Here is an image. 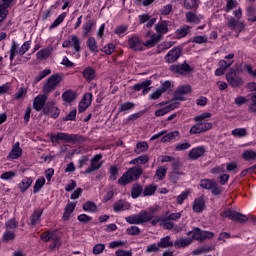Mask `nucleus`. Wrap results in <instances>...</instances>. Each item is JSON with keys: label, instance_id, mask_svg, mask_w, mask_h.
<instances>
[{"label": "nucleus", "instance_id": "obj_10", "mask_svg": "<svg viewBox=\"0 0 256 256\" xmlns=\"http://www.w3.org/2000/svg\"><path fill=\"white\" fill-rule=\"evenodd\" d=\"M44 115H50L53 119H57L59 117V108L55 106V101L50 100L47 102L45 108L43 109Z\"/></svg>", "mask_w": 256, "mask_h": 256}, {"label": "nucleus", "instance_id": "obj_27", "mask_svg": "<svg viewBox=\"0 0 256 256\" xmlns=\"http://www.w3.org/2000/svg\"><path fill=\"white\" fill-rule=\"evenodd\" d=\"M130 208H131V204L123 200H119L114 204L115 213H119V211H127Z\"/></svg>", "mask_w": 256, "mask_h": 256}, {"label": "nucleus", "instance_id": "obj_18", "mask_svg": "<svg viewBox=\"0 0 256 256\" xmlns=\"http://www.w3.org/2000/svg\"><path fill=\"white\" fill-rule=\"evenodd\" d=\"M181 57V48L176 47L173 48L172 50H170L166 56H165V61L166 63H175V61H177V59H179Z\"/></svg>", "mask_w": 256, "mask_h": 256}, {"label": "nucleus", "instance_id": "obj_46", "mask_svg": "<svg viewBox=\"0 0 256 256\" xmlns=\"http://www.w3.org/2000/svg\"><path fill=\"white\" fill-rule=\"evenodd\" d=\"M148 149H149V144H147V142H139L136 145L135 153L139 155L141 153H145V151H147Z\"/></svg>", "mask_w": 256, "mask_h": 256}, {"label": "nucleus", "instance_id": "obj_38", "mask_svg": "<svg viewBox=\"0 0 256 256\" xmlns=\"http://www.w3.org/2000/svg\"><path fill=\"white\" fill-rule=\"evenodd\" d=\"M33 184V179L31 177L24 178L20 183H19V189L20 191H27L29 187Z\"/></svg>", "mask_w": 256, "mask_h": 256}, {"label": "nucleus", "instance_id": "obj_33", "mask_svg": "<svg viewBox=\"0 0 256 256\" xmlns=\"http://www.w3.org/2000/svg\"><path fill=\"white\" fill-rule=\"evenodd\" d=\"M82 208L84 211H86V213H97L98 211L97 204H95L93 201H87L83 204Z\"/></svg>", "mask_w": 256, "mask_h": 256}, {"label": "nucleus", "instance_id": "obj_28", "mask_svg": "<svg viewBox=\"0 0 256 256\" xmlns=\"http://www.w3.org/2000/svg\"><path fill=\"white\" fill-rule=\"evenodd\" d=\"M193 243V238L186 237V238H179L174 242V247L181 249V247H187Z\"/></svg>", "mask_w": 256, "mask_h": 256}, {"label": "nucleus", "instance_id": "obj_61", "mask_svg": "<svg viewBox=\"0 0 256 256\" xmlns=\"http://www.w3.org/2000/svg\"><path fill=\"white\" fill-rule=\"evenodd\" d=\"M176 151H187V149H191V143L189 142H184V143H179L175 147Z\"/></svg>", "mask_w": 256, "mask_h": 256}, {"label": "nucleus", "instance_id": "obj_17", "mask_svg": "<svg viewBox=\"0 0 256 256\" xmlns=\"http://www.w3.org/2000/svg\"><path fill=\"white\" fill-rule=\"evenodd\" d=\"M101 159H103V156L101 154L95 155L91 159V167L86 169L84 173H86V175H89V173H93V171H97V169H101Z\"/></svg>", "mask_w": 256, "mask_h": 256}, {"label": "nucleus", "instance_id": "obj_60", "mask_svg": "<svg viewBox=\"0 0 256 256\" xmlns=\"http://www.w3.org/2000/svg\"><path fill=\"white\" fill-rule=\"evenodd\" d=\"M77 219L80 223H84V224H87L90 221H93V217H91L87 214H80V215H78Z\"/></svg>", "mask_w": 256, "mask_h": 256}, {"label": "nucleus", "instance_id": "obj_44", "mask_svg": "<svg viewBox=\"0 0 256 256\" xmlns=\"http://www.w3.org/2000/svg\"><path fill=\"white\" fill-rule=\"evenodd\" d=\"M190 29L191 28L189 26H183V27L179 28L178 30H176L177 38L183 39V37H186L189 34Z\"/></svg>", "mask_w": 256, "mask_h": 256}, {"label": "nucleus", "instance_id": "obj_3", "mask_svg": "<svg viewBox=\"0 0 256 256\" xmlns=\"http://www.w3.org/2000/svg\"><path fill=\"white\" fill-rule=\"evenodd\" d=\"M142 173L143 169H141V167L130 168L122 175V177L119 178L118 183L120 185H127V183H132V181H135V179H139V176Z\"/></svg>", "mask_w": 256, "mask_h": 256}, {"label": "nucleus", "instance_id": "obj_19", "mask_svg": "<svg viewBox=\"0 0 256 256\" xmlns=\"http://www.w3.org/2000/svg\"><path fill=\"white\" fill-rule=\"evenodd\" d=\"M51 140L52 141H64V143H71V141H75V136L60 132L57 134H53L51 136Z\"/></svg>", "mask_w": 256, "mask_h": 256}, {"label": "nucleus", "instance_id": "obj_64", "mask_svg": "<svg viewBox=\"0 0 256 256\" xmlns=\"http://www.w3.org/2000/svg\"><path fill=\"white\" fill-rule=\"evenodd\" d=\"M26 95H27V89L22 87L17 91L16 95H14V99L16 100L23 99V97H25Z\"/></svg>", "mask_w": 256, "mask_h": 256}, {"label": "nucleus", "instance_id": "obj_31", "mask_svg": "<svg viewBox=\"0 0 256 256\" xmlns=\"http://www.w3.org/2000/svg\"><path fill=\"white\" fill-rule=\"evenodd\" d=\"M155 29H156V32L158 33L157 35H165L166 33H169L167 21L159 22L155 26Z\"/></svg>", "mask_w": 256, "mask_h": 256}, {"label": "nucleus", "instance_id": "obj_63", "mask_svg": "<svg viewBox=\"0 0 256 256\" xmlns=\"http://www.w3.org/2000/svg\"><path fill=\"white\" fill-rule=\"evenodd\" d=\"M125 245V241L117 240V241H112L109 243V248L110 249H117L119 247H123Z\"/></svg>", "mask_w": 256, "mask_h": 256}, {"label": "nucleus", "instance_id": "obj_53", "mask_svg": "<svg viewBox=\"0 0 256 256\" xmlns=\"http://www.w3.org/2000/svg\"><path fill=\"white\" fill-rule=\"evenodd\" d=\"M16 55H19V46L17 43H12L10 48V61H13L15 59Z\"/></svg>", "mask_w": 256, "mask_h": 256}, {"label": "nucleus", "instance_id": "obj_12", "mask_svg": "<svg viewBox=\"0 0 256 256\" xmlns=\"http://www.w3.org/2000/svg\"><path fill=\"white\" fill-rule=\"evenodd\" d=\"M41 239H42V241H46V242L51 241V239H52V241H54V242L50 245L51 249H55V248L59 247V245H61V241L59 240V237H57L55 235V233H53V232L42 233Z\"/></svg>", "mask_w": 256, "mask_h": 256}, {"label": "nucleus", "instance_id": "obj_2", "mask_svg": "<svg viewBox=\"0 0 256 256\" xmlns=\"http://www.w3.org/2000/svg\"><path fill=\"white\" fill-rule=\"evenodd\" d=\"M153 219V213L142 210L139 214L127 216L125 221L130 225H141Z\"/></svg>", "mask_w": 256, "mask_h": 256}, {"label": "nucleus", "instance_id": "obj_16", "mask_svg": "<svg viewBox=\"0 0 256 256\" xmlns=\"http://www.w3.org/2000/svg\"><path fill=\"white\" fill-rule=\"evenodd\" d=\"M174 109H179V102H172L170 104H167L163 108L156 110L155 116L163 117V115H167V113H170V111H174Z\"/></svg>", "mask_w": 256, "mask_h": 256}, {"label": "nucleus", "instance_id": "obj_21", "mask_svg": "<svg viewBox=\"0 0 256 256\" xmlns=\"http://www.w3.org/2000/svg\"><path fill=\"white\" fill-rule=\"evenodd\" d=\"M227 26L233 31L241 32L243 29H245V24L241 21L235 20L233 17L228 19Z\"/></svg>", "mask_w": 256, "mask_h": 256}, {"label": "nucleus", "instance_id": "obj_37", "mask_svg": "<svg viewBox=\"0 0 256 256\" xmlns=\"http://www.w3.org/2000/svg\"><path fill=\"white\" fill-rule=\"evenodd\" d=\"M215 185H217L215 180L204 179L200 181V187L202 189H207L208 191H211V188L215 187Z\"/></svg>", "mask_w": 256, "mask_h": 256}, {"label": "nucleus", "instance_id": "obj_56", "mask_svg": "<svg viewBox=\"0 0 256 256\" xmlns=\"http://www.w3.org/2000/svg\"><path fill=\"white\" fill-rule=\"evenodd\" d=\"M101 51L103 53H105L106 55H113V53L115 52V44L110 43L106 46H104Z\"/></svg>", "mask_w": 256, "mask_h": 256}, {"label": "nucleus", "instance_id": "obj_51", "mask_svg": "<svg viewBox=\"0 0 256 256\" xmlns=\"http://www.w3.org/2000/svg\"><path fill=\"white\" fill-rule=\"evenodd\" d=\"M48 75H51L50 69H45L39 73L38 76L34 78V83H39V81H42V79H45Z\"/></svg>", "mask_w": 256, "mask_h": 256}, {"label": "nucleus", "instance_id": "obj_14", "mask_svg": "<svg viewBox=\"0 0 256 256\" xmlns=\"http://www.w3.org/2000/svg\"><path fill=\"white\" fill-rule=\"evenodd\" d=\"M91 101H93V94L86 93L78 105V112L83 113L87 111V109L91 105Z\"/></svg>", "mask_w": 256, "mask_h": 256}, {"label": "nucleus", "instance_id": "obj_29", "mask_svg": "<svg viewBox=\"0 0 256 256\" xmlns=\"http://www.w3.org/2000/svg\"><path fill=\"white\" fill-rule=\"evenodd\" d=\"M87 48L91 53H98L99 52V46H97V40H95L94 37H89L86 42Z\"/></svg>", "mask_w": 256, "mask_h": 256}, {"label": "nucleus", "instance_id": "obj_11", "mask_svg": "<svg viewBox=\"0 0 256 256\" xmlns=\"http://www.w3.org/2000/svg\"><path fill=\"white\" fill-rule=\"evenodd\" d=\"M128 47L132 49V51H143L145 44L139 36H132L128 39Z\"/></svg>", "mask_w": 256, "mask_h": 256}, {"label": "nucleus", "instance_id": "obj_13", "mask_svg": "<svg viewBox=\"0 0 256 256\" xmlns=\"http://www.w3.org/2000/svg\"><path fill=\"white\" fill-rule=\"evenodd\" d=\"M45 103H47V95L45 94H40L34 98L33 101V109L35 111H42L47 105L45 106Z\"/></svg>", "mask_w": 256, "mask_h": 256}, {"label": "nucleus", "instance_id": "obj_5", "mask_svg": "<svg viewBox=\"0 0 256 256\" xmlns=\"http://www.w3.org/2000/svg\"><path fill=\"white\" fill-rule=\"evenodd\" d=\"M221 217H223L224 219L228 217V219H231V221H237V223H245V221L249 219V217L232 209H228L222 212Z\"/></svg>", "mask_w": 256, "mask_h": 256}, {"label": "nucleus", "instance_id": "obj_1", "mask_svg": "<svg viewBox=\"0 0 256 256\" xmlns=\"http://www.w3.org/2000/svg\"><path fill=\"white\" fill-rule=\"evenodd\" d=\"M212 114L210 112H204L196 117H194V124L190 130V135H199L200 133H205V131H209L213 127V123L209 122L207 119H210Z\"/></svg>", "mask_w": 256, "mask_h": 256}, {"label": "nucleus", "instance_id": "obj_30", "mask_svg": "<svg viewBox=\"0 0 256 256\" xmlns=\"http://www.w3.org/2000/svg\"><path fill=\"white\" fill-rule=\"evenodd\" d=\"M62 99L65 103H72V101H75V99H77V93L72 90H67L62 94Z\"/></svg>", "mask_w": 256, "mask_h": 256}, {"label": "nucleus", "instance_id": "obj_36", "mask_svg": "<svg viewBox=\"0 0 256 256\" xmlns=\"http://www.w3.org/2000/svg\"><path fill=\"white\" fill-rule=\"evenodd\" d=\"M143 197H151V195H155V191H157V185L150 184L142 190Z\"/></svg>", "mask_w": 256, "mask_h": 256}, {"label": "nucleus", "instance_id": "obj_24", "mask_svg": "<svg viewBox=\"0 0 256 256\" xmlns=\"http://www.w3.org/2000/svg\"><path fill=\"white\" fill-rule=\"evenodd\" d=\"M51 53H53V48H43L36 53V59L39 61L49 59V57H51Z\"/></svg>", "mask_w": 256, "mask_h": 256}, {"label": "nucleus", "instance_id": "obj_59", "mask_svg": "<svg viewBox=\"0 0 256 256\" xmlns=\"http://www.w3.org/2000/svg\"><path fill=\"white\" fill-rule=\"evenodd\" d=\"M92 251H93L94 255H101V253H103V251H105V244H103V243L96 244L93 247Z\"/></svg>", "mask_w": 256, "mask_h": 256}, {"label": "nucleus", "instance_id": "obj_15", "mask_svg": "<svg viewBox=\"0 0 256 256\" xmlns=\"http://www.w3.org/2000/svg\"><path fill=\"white\" fill-rule=\"evenodd\" d=\"M191 93V86L190 85H181L179 86L175 93L174 97L178 99V101H184L185 100V95H189Z\"/></svg>", "mask_w": 256, "mask_h": 256}, {"label": "nucleus", "instance_id": "obj_23", "mask_svg": "<svg viewBox=\"0 0 256 256\" xmlns=\"http://www.w3.org/2000/svg\"><path fill=\"white\" fill-rule=\"evenodd\" d=\"M192 209L194 213H201L205 209V200L203 197L196 198L192 204Z\"/></svg>", "mask_w": 256, "mask_h": 256}, {"label": "nucleus", "instance_id": "obj_54", "mask_svg": "<svg viewBox=\"0 0 256 256\" xmlns=\"http://www.w3.org/2000/svg\"><path fill=\"white\" fill-rule=\"evenodd\" d=\"M82 29L84 37H87V35H89L93 29V21L89 20L86 24L83 25Z\"/></svg>", "mask_w": 256, "mask_h": 256}, {"label": "nucleus", "instance_id": "obj_9", "mask_svg": "<svg viewBox=\"0 0 256 256\" xmlns=\"http://www.w3.org/2000/svg\"><path fill=\"white\" fill-rule=\"evenodd\" d=\"M189 235H192V240L204 241V239H213L214 233L209 231H201L199 228H195L193 231L189 232Z\"/></svg>", "mask_w": 256, "mask_h": 256}, {"label": "nucleus", "instance_id": "obj_45", "mask_svg": "<svg viewBox=\"0 0 256 256\" xmlns=\"http://www.w3.org/2000/svg\"><path fill=\"white\" fill-rule=\"evenodd\" d=\"M141 194L143 195V187H141L139 184L134 185L131 190L132 198L137 199V197H139Z\"/></svg>", "mask_w": 256, "mask_h": 256}, {"label": "nucleus", "instance_id": "obj_35", "mask_svg": "<svg viewBox=\"0 0 256 256\" xmlns=\"http://www.w3.org/2000/svg\"><path fill=\"white\" fill-rule=\"evenodd\" d=\"M45 177L41 176L39 177L34 184L33 187V193H39V191H41L43 189V187L45 186Z\"/></svg>", "mask_w": 256, "mask_h": 256}, {"label": "nucleus", "instance_id": "obj_32", "mask_svg": "<svg viewBox=\"0 0 256 256\" xmlns=\"http://www.w3.org/2000/svg\"><path fill=\"white\" fill-rule=\"evenodd\" d=\"M97 76L95 69H93L92 67H87L84 71H83V77L86 81H93V79H95V77Z\"/></svg>", "mask_w": 256, "mask_h": 256}, {"label": "nucleus", "instance_id": "obj_22", "mask_svg": "<svg viewBox=\"0 0 256 256\" xmlns=\"http://www.w3.org/2000/svg\"><path fill=\"white\" fill-rule=\"evenodd\" d=\"M205 155V147L198 146L190 150L189 158L192 160L199 159V157H203Z\"/></svg>", "mask_w": 256, "mask_h": 256}, {"label": "nucleus", "instance_id": "obj_39", "mask_svg": "<svg viewBox=\"0 0 256 256\" xmlns=\"http://www.w3.org/2000/svg\"><path fill=\"white\" fill-rule=\"evenodd\" d=\"M158 245L162 249H167V247H173V241H171V237L166 236L161 238V240L158 242Z\"/></svg>", "mask_w": 256, "mask_h": 256}, {"label": "nucleus", "instance_id": "obj_40", "mask_svg": "<svg viewBox=\"0 0 256 256\" xmlns=\"http://www.w3.org/2000/svg\"><path fill=\"white\" fill-rule=\"evenodd\" d=\"M174 71L180 75H185V73H189V71H191V67L188 64H181L174 67Z\"/></svg>", "mask_w": 256, "mask_h": 256}, {"label": "nucleus", "instance_id": "obj_4", "mask_svg": "<svg viewBox=\"0 0 256 256\" xmlns=\"http://www.w3.org/2000/svg\"><path fill=\"white\" fill-rule=\"evenodd\" d=\"M62 47H64V49H71L72 53L75 55V53L81 51V38L75 34L69 35L67 39L63 41Z\"/></svg>", "mask_w": 256, "mask_h": 256}, {"label": "nucleus", "instance_id": "obj_57", "mask_svg": "<svg viewBox=\"0 0 256 256\" xmlns=\"http://www.w3.org/2000/svg\"><path fill=\"white\" fill-rule=\"evenodd\" d=\"M185 9H194L197 7V0H181Z\"/></svg>", "mask_w": 256, "mask_h": 256}, {"label": "nucleus", "instance_id": "obj_47", "mask_svg": "<svg viewBox=\"0 0 256 256\" xmlns=\"http://www.w3.org/2000/svg\"><path fill=\"white\" fill-rule=\"evenodd\" d=\"M41 215H43V210L38 209L34 211V213L31 216L32 225H37V223H39V219H41Z\"/></svg>", "mask_w": 256, "mask_h": 256}, {"label": "nucleus", "instance_id": "obj_58", "mask_svg": "<svg viewBox=\"0 0 256 256\" xmlns=\"http://www.w3.org/2000/svg\"><path fill=\"white\" fill-rule=\"evenodd\" d=\"M189 193H191V191L185 190L180 195H178V197H177L178 205H183V201H185V199H187V197H189Z\"/></svg>", "mask_w": 256, "mask_h": 256}, {"label": "nucleus", "instance_id": "obj_41", "mask_svg": "<svg viewBox=\"0 0 256 256\" xmlns=\"http://www.w3.org/2000/svg\"><path fill=\"white\" fill-rule=\"evenodd\" d=\"M130 163L131 165H145L146 163H149V156L142 155L138 158H135Z\"/></svg>", "mask_w": 256, "mask_h": 256}, {"label": "nucleus", "instance_id": "obj_34", "mask_svg": "<svg viewBox=\"0 0 256 256\" xmlns=\"http://www.w3.org/2000/svg\"><path fill=\"white\" fill-rule=\"evenodd\" d=\"M179 135H181V133L177 130L170 132L161 138V143H169L170 141H173V139H177Z\"/></svg>", "mask_w": 256, "mask_h": 256}, {"label": "nucleus", "instance_id": "obj_25", "mask_svg": "<svg viewBox=\"0 0 256 256\" xmlns=\"http://www.w3.org/2000/svg\"><path fill=\"white\" fill-rule=\"evenodd\" d=\"M75 207H77V204L75 202H68L62 216L63 221H67L69 217H71V213L75 211Z\"/></svg>", "mask_w": 256, "mask_h": 256}, {"label": "nucleus", "instance_id": "obj_43", "mask_svg": "<svg viewBox=\"0 0 256 256\" xmlns=\"http://www.w3.org/2000/svg\"><path fill=\"white\" fill-rule=\"evenodd\" d=\"M213 251V246H201L193 250L192 255H203V253H209Z\"/></svg>", "mask_w": 256, "mask_h": 256}, {"label": "nucleus", "instance_id": "obj_20", "mask_svg": "<svg viewBox=\"0 0 256 256\" xmlns=\"http://www.w3.org/2000/svg\"><path fill=\"white\" fill-rule=\"evenodd\" d=\"M21 155H23V149L21 148L19 142H16L8 154V159H19Z\"/></svg>", "mask_w": 256, "mask_h": 256}, {"label": "nucleus", "instance_id": "obj_49", "mask_svg": "<svg viewBox=\"0 0 256 256\" xmlns=\"http://www.w3.org/2000/svg\"><path fill=\"white\" fill-rule=\"evenodd\" d=\"M232 135L234 137H247V129L245 128H235L234 130H232Z\"/></svg>", "mask_w": 256, "mask_h": 256}, {"label": "nucleus", "instance_id": "obj_42", "mask_svg": "<svg viewBox=\"0 0 256 256\" xmlns=\"http://www.w3.org/2000/svg\"><path fill=\"white\" fill-rule=\"evenodd\" d=\"M242 159L245 161H255L256 152L253 150H246L242 153Z\"/></svg>", "mask_w": 256, "mask_h": 256}, {"label": "nucleus", "instance_id": "obj_48", "mask_svg": "<svg viewBox=\"0 0 256 256\" xmlns=\"http://www.w3.org/2000/svg\"><path fill=\"white\" fill-rule=\"evenodd\" d=\"M238 5L239 3L237 2V0H227L225 7L226 13H229V11H233V9H237Z\"/></svg>", "mask_w": 256, "mask_h": 256}, {"label": "nucleus", "instance_id": "obj_50", "mask_svg": "<svg viewBox=\"0 0 256 256\" xmlns=\"http://www.w3.org/2000/svg\"><path fill=\"white\" fill-rule=\"evenodd\" d=\"M66 16L67 15L65 13L60 14L50 25V29H55V27H59V25H61V22L65 21Z\"/></svg>", "mask_w": 256, "mask_h": 256}, {"label": "nucleus", "instance_id": "obj_55", "mask_svg": "<svg viewBox=\"0 0 256 256\" xmlns=\"http://www.w3.org/2000/svg\"><path fill=\"white\" fill-rule=\"evenodd\" d=\"M31 49V42L26 41L23 45L18 49V55H25L27 51Z\"/></svg>", "mask_w": 256, "mask_h": 256}, {"label": "nucleus", "instance_id": "obj_7", "mask_svg": "<svg viewBox=\"0 0 256 256\" xmlns=\"http://www.w3.org/2000/svg\"><path fill=\"white\" fill-rule=\"evenodd\" d=\"M144 47H147L148 49H151V47H155L159 41H161V35L157 34L155 32L148 31L144 35Z\"/></svg>", "mask_w": 256, "mask_h": 256}, {"label": "nucleus", "instance_id": "obj_26", "mask_svg": "<svg viewBox=\"0 0 256 256\" xmlns=\"http://www.w3.org/2000/svg\"><path fill=\"white\" fill-rule=\"evenodd\" d=\"M201 19H203L202 15H197L195 12H187L186 13V21L187 23H195L196 25L201 23Z\"/></svg>", "mask_w": 256, "mask_h": 256}, {"label": "nucleus", "instance_id": "obj_52", "mask_svg": "<svg viewBox=\"0 0 256 256\" xmlns=\"http://www.w3.org/2000/svg\"><path fill=\"white\" fill-rule=\"evenodd\" d=\"M150 85H151V80H145L142 83H140V87L142 89L143 95H147L149 91H151V87H149Z\"/></svg>", "mask_w": 256, "mask_h": 256}, {"label": "nucleus", "instance_id": "obj_6", "mask_svg": "<svg viewBox=\"0 0 256 256\" xmlns=\"http://www.w3.org/2000/svg\"><path fill=\"white\" fill-rule=\"evenodd\" d=\"M61 81H63V76L60 74H54L50 76L43 86L44 93H50V91H53L55 86H57Z\"/></svg>", "mask_w": 256, "mask_h": 256}, {"label": "nucleus", "instance_id": "obj_8", "mask_svg": "<svg viewBox=\"0 0 256 256\" xmlns=\"http://www.w3.org/2000/svg\"><path fill=\"white\" fill-rule=\"evenodd\" d=\"M226 81L231 85V87H240V85H243V79L237 76V71L233 68H230L227 72Z\"/></svg>", "mask_w": 256, "mask_h": 256}, {"label": "nucleus", "instance_id": "obj_62", "mask_svg": "<svg viewBox=\"0 0 256 256\" xmlns=\"http://www.w3.org/2000/svg\"><path fill=\"white\" fill-rule=\"evenodd\" d=\"M134 108H135V104L133 102H126L120 106L119 111H121V112L129 111Z\"/></svg>", "mask_w": 256, "mask_h": 256}]
</instances>
